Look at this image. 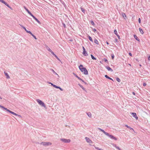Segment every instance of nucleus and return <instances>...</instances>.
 Returning <instances> with one entry per match:
<instances>
[{"instance_id": "41", "label": "nucleus", "mask_w": 150, "mask_h": 150, "mask_svg": "<svg viewBox=\"0 0 150 150\" xmlns=\"http://www.w3.org/2000/svg\"><path fill=\"white\" fill-rule=\"evenodd\" d=\"M115 42H118V40L117 38H115Z\"/></svg>"}, {"instance_id": "43", "label": "nucleus", "mask_w": 150, "mask_h": 150, "mask_svg": "<svg viewBox=\"0 0 150 150\" xmlns=\"http://www.w3.org/2000/svg\"><path fill=\"white\" fill-rule=\"evenodd\" d=\"M111 57H112V59H113L114 58V55L113 54H112V55H111Z\"/></svg>"}, {"instance_id": "46", "label": "nucleus", "mask_w": 150, "mask_h": 150, "mask_svg": "<svg viewBox=\"0 0 150 150\" xmlns=\"http://www.w3.org/2000/svg\"><path fill=\"white\" fill-rule=\"evenodd\" d=\"M138 21L139 23H141V19L140 18H139L138 19Z\"/></svg>"}, {"instance_id": "42", "label": "nucleus", "mask_w": 150, "mask_h": 150, "mask_svg": "<svg viewBox=\"0 0 150 150\" xmlns=\"http://www.w3.org/2000/svg\"><path fill=\"white\" fill-rule=\"evenodd\" d=\"M48 83H49V84H51V85L53 86V87H54V85L53 84V83L50 82H48Z\"/></svg>"}, {"instance_id": "21", "label": "nucleus", "mask_w": 150, "mask_h": 150, "mask_svg": "<svg viewBox=\"0 0 150 150\" xmlns=\"http://www.w3.org/2000/svg\"><path fill=\"white\" fill-rule=\"evenodd\" d=\"M122 15L125 19V18L126 17V15L125 13H122Z\"/></svg>"}, {"instance_id": "55", "label": "nucleus", "mask_w": 150, "mask_h": 150, "mask_svg": "<svg viewBox=\"0 0 150 150\" xmlns=\"http://www.w3.org/2000/svg\"><path fill=\"white\" fill-rule=\"evenodd\" d=\"M125 126L127 127V128L129 127L127 125H125Z\"/></svg>"}, {"instance_id": "16", "label": "nucleus", "mask_w": 150, "mask_h": 150, "mask_svg": "<svg viewBox=\"0 0 150 150\" xmlns=\"http://www.w3.org/2000/svg\"><path fill=\"white\" fill-rule=\"evenodd\" d=\"M87 114L89 117H90V118L91 117L92 115H91V113L88 112V113H87Z\"/></svg>"}, {"instance_id": "5", "label": "nucleus", "mask_w": 150, "mask_h": 150, "mask_svg": "<svg viewBox=\"0 0 150 150\" xmlns=\"http://www.w3.org/2000/svg\"><path fill=\"white\" fill-rule=\"evenodd\" d=\"M40 144L43 145L44 146H48L52 144V143L50 142H42L40 143Z\"/></svg>"}, {"instance_id": "29", "label": "nucleus", "mask_w": 150, "mask_h": 150, "mask_svg": "<svg viewBox=\"0 0 150 150\" xmlns=\"http://www.w3.org/2000/svg\"><path fill=\"white\" fill-rule=\"evenodd\" d=\"M116 80L118 82H120V80L118 78H117L116 79Z\"/></svg>"}, {"instance_id": "31", "label": "nucleus", "mask_w": 150, "mask_h": 150, "mask_svg": "<svg viewBox=\"0 0 150 150\" xmlns=\"http://www.w3.org/2000/svg\"><path fill=\"white\" fill-rule=\"evenodd\" d=\"M115 147L117 149L119 150H122L119 147L117 146L116 145L115 146Z\"/></svg>"}, {"instance_id": "54", "label": "nucleus", "mask_w": 150, "mask_h": 150, "mask_svg": "<svg viewBox=\"0 0 150 150\" xmlns=\"http://www.w3.org/2000/svg\"><path fill=\"white\" fill-rule=\"evenodd\" d=\"M129 55L130 56H132V54L131 53H130V52H129Z\"/></svg>"}, {"instance_id": "12", "label": "nucleus", "mask_w": 150, "mask_h": 150, "mask_svg": "<svg viewBox=\"0 0 150 150\" xmlns=\"http://www.w3.org/2000/svg\"><path fill=\"white\" fill-rule=\"evenodd\" d=\"M83 54L85 56H87L88 55V54L87 53L86 51V50H84L83 51Z\"/></svg>"}, {"instance_id": "2", "label": "nucleus", "mask_w": 150, "mask_h": 150, "mask_svg": "<svg viewBox=\"0 0 150 150\" xmlns=\"http://www.w3.org/2000/svg\"><path fill=\"white\" fill-rule=\"evenodd\" d=\"M79 68L81 71L82 72H83V73L85 75H87L88 74V71L86 69L83 67L82 65H80L79 67Z\"/></svg>"}, {"instance_id": "1", "label": "nucleus", "mask_w": 150, "mask_h": 150, "mask_svg": "<svg viewBox=\"0 0 150 150\" xmlns=\"http://www.w3.org/2000/svg\"><path fill=\"white\" fill-rule=\"evenodd\" d=\"M0 108L3 109L4 110H6L7 111L10 112V113L14 115L18 116L20 118L21 117V116L20 115H18V114L15 113V112L10 110L7 109V108H5L4 106H3L0 105Z\"/></svg>"}, {"instance_id": "64", "label": "nucleus", "mask_w": 150, "mask_h": 150, "mask_svg": "<svg viewBox=\"0 0 150 150\" xmlns=\"http://www.w3.org/2000/svg\"><path fill=\"white\" fill-rule=\"evenodd\" d=\"M25 30V31L27 32V31H28V30H27L26 29Z\"/></svg>"}, {"instance_id": "23", "label": "nucleus", "mask_w": 150, "mask_h": 150, "mask_svg": "<svg viewBox=\"0 0 150 150\" xmlns=\"http://www.w3.org/2000/svg\"><path fill=\"white\" fill-rule=\"evenodd\" d=\"M75 76L79 80H82V79H81V78H80L77 75H76V74H74Z\"/></svg>"}, {"instance_id": "34", "label": "nucleus", "mask_w": 150, "mask_h": 150, "mask_svg": "<svg viewBox=\"0 0 150 150\" xmlns=\"http://www.w3.org/2000/svg\"><path fill=\"white\" fill-rule=\"evenodd\" d=\"M27 33H29L31 35L32 34V33L30 31H28V30L27 31Z\"/></svg>"}, {"instance_id": "20", "label": "nucleus", "mask_w": 150, "mask_h": 150, "mask_svg": "<svg viewBox=\"0 0 150 150\" xmlns=\"http://www.w3.org/2000/svg\"><path fill=\"white\" fill-rule=\"evenodd\" d=\"M88 38L92 42H93V40L92 39V38L89 35H88Z\"/></svg>"}, {"instance_id": "39", "label": "nucleus", "mask_w": 150, "mask_h": 150, "mask_svg": "<svg viewBox=\"0 0 150 150\" xmlns=\"http://www.w3.org/2000/svg\"><path fill=\"white\" fill-rule=\"evenodd\" d=\"M21 27L22 28L25 30L26 29L25 28V27H24L23 26V25H21Z\"/></svg>"}, {"instance_id": "11", "label": "nucleus", "mask_w": 150, "mask_h": 150, "mask_svg": "<svg viewBox=\"0 0 150 150\" xmlns=\"http://www.w3.org/2000/svg\"><path fill=\"white\" fill-rule=\"evenodd\" d=\"M98 129L99 130H100V131L103 132L105 134H107V132H106L103 129H100V128H98Z\"/></svg>"}, {"instance_id": "52", "label": "nucleus", "mask_w": 150, "mask_h": 150, "mask_svg": "<svg viewBox=\"0 0 150 150\" xmlns=\"http://www.w3.org/2000/svg\"><path fill=\"white\" fill-rule=\"evenodd\" d=\"M146 83H144L143 84V85L144 86H145L146 85Z\"/></svg>"}, {"instance_id": "26", "label": "nucleus", "mask_w": 150, "mask_h": 150, "mask_svg": "<svg viewBox=\"0 0 150 150\" xmlns=\"http://www.w3.org/2000/svg\"><path fill=\"white\" fill-rule=\"evenodd\" d=\"M51 70L56 75H58V74L54 71V70L53 69H51Z\"/></svg>"}, {"instance_id": "37", "label": "nucleus", "mask_w": 150, "mask_h": 150, "mask_svg": "<svg viewBox=\"0 0 150 150\" xmlns=\"http://www.w3.org/2000/svg\"><path fill=\"white\" fill-rule=\"evenodd\" d=\"M59 86H56V85H54V88H59Z\"/></svg>"}, {"instance_id": "40", "label": "nucleus", "mask_w": 150, "mask_h": 150, "mask_svg": "<svg viewBox=\"0 0 150 150\" xmlns=\"http://www.w3.org/2000/svg\"><path fill=\"white\" fill-rule=\"evenodd\" d=\"M81 10L83 12H84V11H85V9L82 8H81Z\"/></svg>"}, {"instance_id": "63", "label": "nucleus", "mask_w": 150, "mask_h": 150, "mask_svg": "<svg viewBox=\"0 0 150 150\" xmlns=\"http://www.w3.org/2000/svg\"><path fill=\"white\" fill-rule=\"evenodd\" d=\"M106 43L107 44H108V45L109 44V43H108V42H106Z\"/></svg>"}, {"instance_id": "28", "label": "nucleus", "mask_w": 150, "mask_h": 150, "mask_svg": "<svg viewBox=\"0 0 150 150\" xmlns=\"http://www.w3.org/2000/svg\"><path fill=\"white\" fill-rule=\"evenodd\" d=\"M2 3L3 4H5L6 6H7V5H8V4H7V3H6V2H5L4 1V0L3 1V2H2Z\"/></svg>"}, {"instance_id": "58", "label": "nucleus", "mask_w": 150, "mask_h": 150, "mask_svg": "<svg viewBox=\"0 0 150 150\" xmlns=\"http://www.w3.org/2000/svg\"><path fill=\"white\" fill-rule=\"evenodd\" d=\"M132 94L134 95H135V93L134 92H132Z\"/></svg>"}, {"instance_id": "25", "label": "nucleus", "mask_w": 150, "mask_h": 150, "mask_svg": "<svg viewBox=\"0 0 150 150\" xmlns=\"http://www.w3.org/2000/svg\"><path fill=\"white\" fill-rule=\"evenodd\" d=\"M114 33L116 35H118L117 31L116 30H114Z\"/></svg>"}, {"instance_id": "4", "label": "nucleus", "mask_w": 150, "mask_h": 150, "mask_svg": "<svg viewBox=\"0 0 150 150\" xmlns=\"http://www.w3.org/2000/svg\"><path fill=\"white\" fill-rule=\"evenodd\" d=\"M60 140L65 143H69L70 142L71 140L69 139H67L64 138L61 139Z\"/></svg>"}, {"instance_id": "27", "label": "nucleus", "mask_w": 150, "mask_h": 150, "mask_svg": "<svg viewBox=\"0 0 150 150\" xmlns=\"http://www.w3.org/2000/svg\"><path fill=\"white\" fill-rule=\"evenodd\" d=\"M2 3L3 4H5L6 6H7V5H8V4H7V3H6V2H5L4 1V0L3 1V2H2Z\"/></svg>"}, {"instance_id": "18", "label": "nucleus", "mask_w": 150, "mask_h": 150, "mask_svg": "<svg viewBox=\"0 0 150 150\" xmlns=\"http://www.w3.org/2000/svg\"><path fill=\"white\" fill-rule=\"evenodd\" d=\"M94 42L97 45L99 44V42L96 39H95L94 41Z\"/></svg>"}, {"instance_id": "48", "label": "nucleus", "mask_w": 150, "mask_h": 150, "mask_svg": "<svg viewBox=\"0 0 150 150\" xmlns=\"http://www.w3.org/2000/svg\"><path fill=\"white\" fill-rule=\"evenodd\" d=\"M117 36V37L118 38L120 39V36L118 34L117 35H116Z\"/></svg>"}, {"instance_id": "62", "label": "nucleus", "mask_w": 150, "mask_h": 150, "mask_svg": "<svg viewBox=\"0 0 150 150\" xmlns=\"http://www.w3.org/2000/svg\"><path fill=\"white\" fill-rule=\"evenodd\" d=\"M29 14H30V16H31L32 14V13H29Z\"/></svg>"}, {"instance_id": "22", "label": "nucleus", "mask_w": 150, "mask_h": 150, "mask_svg": "<svg viewBox=\"0 0 150 150\" xmlns=\"http://www.w3.org/2000/svg\"><path fill=\"white\" fill-rule=\"evenodd\" d=\"M91 58L93 60H96V58H95L92 54L91 55Z\"/></svg>"}, {"instance_id": "33", "label": "nucleus", "mask_w": 150, "mask_h": 150, "mask_svg": "<svg viewBox=\"0 0 150 150\" xmlns=\"http://www.w3.org/2000/svg\"><path fill=\"white\" fill-rule=\"evenodd\" d=\"M95 148L96 149H98V150H103L102 149H99V148L97 147H95Z\"/></svg>"}, {"instance_id": "32", "label": "nucleus", "mask_w": 150, "mask_h": 150, "mask_svg": "<svg viewBox=\"0 0 150 150\" xmlns=\"http://www.w3.org/2000/svg\"><path fill=\"white\" fill-rule=\"evenodd\" d=\"M31 35L33 36V37L35 39H37V38L36 37V36L34 35L33 34H32Z\"/></svg>"}, {"instance_id": "35", "label": "nucleus", "mask_w": 150, "mask_h": 150, "mask_svg": "<svg viewBox=\"0 0 150 150\" xmlns=\"http://www.w3.org/2000/svg\"><path fill=\"white\" fill-rule=\"evenodd\" d=\"M91 23L93 25H95L94 22L93 21H91Z\"/></svg>"}, {"instance_id": "13", "label": "nucleus", "mask_w": 150, "mask_h": 150, "mask_svg": "<svg viewBox=\"0 0 150 150\" xmlns=\"http://www.w3.org/2000/svg\"><path fill=\"white\" fill-rule=\"evenodd\" d=\"M105 76L108 79H109L110 80H112V81H114V80H113L112 79V78H110V77H109L107 75H106Z\"/></svg>"}, {"instance_id": "51", "label": "nucleus", "mask_w": 150, "mask_h": 150, "mask_svg": "<svg viewBox=\"0 0 150 150\" xmlns=\"http://www.w3.org/2000/svg\"><path fill=\"white\" fill-rule=\"evenodd\" d=\"M27 12L29 14V13H31L29 11V10H27Z\"/></svg>"}, {"instance_id": "53", "label": "nucleus", "mask_w": 150, "mask_h": 150, "mask_svg": "<svg viewBox=\"0 0 150 150\" xmlns=\"http://www.w3.org/2000/svg\"><path fill=\"white\" fill-rule=\"evenodd\" d=\"M96 29H95V28H94V29H93V31L94 32H95V31H96Z\"/></svg>"}, {"instance_id": "30", "label": "nucleus", "mask_w": 150, "mask_h": 150, "mask_svg": "<svg viewBox=\"0 0 150 150\" xmlns=\"http://www.w3.org/2000/svg\"><path fill=\"white\" fill-rule=\"evenodd\" d=\"M103 60L105 62L107 63L108 62V60L105 58H104L103 59Z\"/></svg>"}, {"instance_id": "61", "label": "nucleus", "mask_w": 150, "mask_h": 150, "mask_svg": "<svg viewBox=\"0 0 150 150\" xmlns=\"http://www.w3.org/2000/svg\"><path fill=\"white\" fill-rule=\"evenodd\" d=\"M3 1V0H0V1L2 3V2Z\"/></svg>"}, {"instance_id": "10", "label": "nucleus", "mask_w": 150, "mask_h": 150, "mask_svg": "<svg viewBox=\"0 0 150 150\" xmlns=\"http://www.w3.org/2000/svg\"><path fill=\"white\" fill-rule=\"evenodd\" d=\"M106 68L109 71H112V72L113 71L112 69L109 67L106 66Z\"/></svg>"}, {"instance_id": "47", "label": "nucleus", "mask_w": 150, "mask_h": 150, "mask_svg": "<svg viewBox=\"0 0 150 150\" xmlns=\"http://www.w3.org/2000/svg\"><path fill=\"white\" fill-rule=\"evenodd\" d=\"M59 88H58V89H60V90L61 91H63V89H62L61 88H60V87H59Z\"/></svg>"}, {"instance_id": "7", "label": "nucleus", "mask_w": 150, "mask_h": 150, "mask_svg": "<svg viewBox=\"0 0 150 150\" xmlns=\"http://www.w3.org/2000/svg\"><path fill=\"white\" fill-rule=\"evenodd\" d=\"M85 139L86 141L89 143L91 144L93 143L92 141L87 137H86Z\"/></svg>"}, {"instance_id": "50", "label": "nucleus", "mask_w": 150, "mask_h": 150, "mask_svg": "<svg viewBox=\"0 0 150 150\" xmlns=\"http://www.w3.org/2000/svg\"><path fill=\"white\" fill-rule=\"evenodd\" d=\"M27 12L29 14V13H31L29 11V10H27Z\"/></svg>"}, {"instance_id": "9", "label": "nucleus", "mask_w": 150, "mask_h": 150, "mask_svg": "<svg viewBox=\"0 0 150 150\" xmlns=\"http://www.w3.org/2000/svg\"><path fill=\"white\" fill-rule=\"evenodd\" d=\"M4 74L6 76V78L7 79H9L10 78V77L9 76L8 74L5 71H4Z\"/></svg>"}, {"instance_id": "60", "label": "nucleus", "mask_w": 150, "mask_h": 150, "mask_svg": "<svg viewBox=\"0 0 150 150\" xmlns=\"http://www.w3.org/2000/svg\"><path fill=\"white\" fill-rule=\"evenodd\" d=\"M81 81H82L83 82H85L82 79V80H81Z\"/></svg>"}, {"instance_id": "56", "label": "nucleus", "mask_w": 150, "mask_h": 150, "mask_svg": "<svg viewBox=\"0 0 150 150\" xmlns=\"http://www.w3.org/2000/svg\"><path fill=\"white\" fill-rule=\"evenodd\" d=\"M82 48H83V51L85 50V49L84 47H83Z\"/></svg>"}, {"instance_id": "24", "label": "nucleus", "mask_w": 150, "mask_h": 150, "mask_svg": "<svg viewBox=\"0 0 150 150\" xmlns=\"http://www.w3.org/2000/svg\"><path fill=\"white\" fill-rule=\"evenodd\" d=\"M35 20L36 21H37V22L39 23V24H40L41 23H40V22L36 18Z\"/></svg>"}, {"instance_id": "8", "label": "nucleus", "mask_w": 150, "mask_h": 150, "mask_svg": "<svg viewBox=\"0 0 150 150\" xmlns=\"http://www.w3.org/2000/svg\"><path fill=\"white\" fill-rule=\"evenodd\" d=\"M131 114L132 115L133 117L135 118L136 120L138 119V117L137 116L135 112H131Z\"/></svg>"}, {"instance_id": "57", "label": "nucleus", "mask_w": 150, "mask_h": 150, "mask_svg": "<svg viewBox=\"0 0 150 150\" xmlns=\"http://www.w3.org/2000/svg\"><path fill=\"white\" fill-rule=\"evenodd\" d=\"M33 18L35 19L36 18L34 16H33L32 17Z\"/></svg>"}, {"instance_id": "45", "label": "nucleus", "mask_w": 150, "mask_h": 150, "mask_svg": "<svg viewBox=\"0 0 150 150\" xmlns=\"http://www.w3.org/2000/svg\"><path fill=\"white\" fill-rule=\"evenodd\" d=\"M24 9L27 11V10H28L25 6H24Z\"/></svg>"}, {"instance_id": "19", "label": "nucleus", "mask_w": 150, "mask_h": 150, "mask_svg": "<svg viewBox=\"0 0 150 150\" xmlns=\"http://www.w3.org/2000/svg\"><path fill=\"white\" fill-rule=\"evenodd\" d=\"M139 31L140 32V33H141L142 34H143L144 33V32L143 31V30L141 28H139Z\"/></svg>"}, {"instance_id": "14", "label": "nucleus", "mask_w": 150, "mask_h": 150, "mask_svg": "<svg viewBox=\"0 0 150 150\" xmlns=\"http://www.w3.org/2000/svg\"><path fill=\"white\" fill-rule=\"evenodd\" d=\"M78 85L81 87L84 91L86 92V91L85 89L80 84H78Z\"/></svg>"}, {"instance_id": "15", "label": "nucleus", "mask_w": 150, "mask_h": 150, "mask_svg": "<svg viewBox=\"0 0 150 150\" xmlns=\"http://www.w3.org/2000/svg\"><path fill=\"white\" fill-rule=\"evenodd\" d=\"M134 38L137 41H139V39L137 37V36L134 35Z\"/></svg>"}, {"instance_id": "3", "label": "nucleus", "mask_w": 150, "mask_h": 150, "mask_svg": "<svg viewBox=\"0 0 150 150\" xmlns=\"http://www.w3.org/2000/svg\"><path fill=\"white\" fill-rule=\"evenodd\" d=\"M36 101L40 105H41L42 107H45V104L41 100H40L39 99H37Z\"/></svg>"}, {"instance_id": "44", "label": "nucleus", "mask_w": 150, "mask_h": 150, "mask_svg": "<svg viewBox=\"0 0 150 150\" xmlns=\"http://www.w3.org/2000/svg\"><path fill=\"white\" fill-rule=\"evenodd\" d=\"M51 52L54 56L55 55V54H54V53L52 51H51Z\"/></svg>"}, {"instance_id": "38", "label": "nucleus", "mask_w": 150, "mask_h": 150, "mask_svg": "<svg viewBox=\"0 0 150 150\" xmlns=\"http://www.w3.org/2000/svg\"><path fill=\"white\" fill-rule=\"evenodd\" d=\"M55 57L59 60V59L58 57L55 54L54 56Z\"/></svg>"}, {"instance_id": "6", "label": "nucleus", "mask_w": 150, "mask_h": 150, "mask_svg": "<svg viewBox=\"0 0 150 150\" xmlns=\"http://www.w3.org/2000/svg\"><path fill=\"white\" fill-rule=\"evenodd\" d=\"M107 134H105L106 136H107L108 137H109L111 139H113L115 140H117V138L113 136V135H110L109 133L107 132Z\"/></svg>"}, {"instance_id": "17", "label": "nucleus", "mask_w": 150, "mask_h": 150, "mask_svg": "<svg viewBox=\"0 0 150 150\" xmlns=\"http://www.w3.org/2000/svg\"><path fill=\"white\" fill-rule=\"evenodd\" d=\"M46 49L48 50V51L50 52H51L52 50L50 49V48L48 47L47 46H46Z\"/></svg>"}, {"instance_id": "49", "label": "nucleus", "mask_w": 150, "mask_h": 150, "mask_svg": "<svg viewBox=\"0 0 150 150\" xmlns=\"http://www.w3.org/2000/svg\"><path fill=\"white\" fill-rule=\"evenodd\" d=\"M148 60L149 61L150 60V56H149L148 57Z\"/></svg>"}, {"instance_id": "36", "label": "nucleus", "mask_w": 150, "mask_h": 150, "mask_svg": "<svg viewBox=\"0 0 150 150\" xmlns=\"http://www.w3.org/2000/svg\"><path fill=\"white\" fill-rule=\"evenodd\" d=\"M7 6L9 8H10V9H11V10H12V8H11V7H10V6H9V5H8H8H7Z\"/></svg>"}, {"instance_id": "59", "label": "nucleus", "mask_w": 150, "mask_h": 150, "mask_svg": "<svg viewBox=\"0 0 150 150\" xmlns=\"http://www.w3.org/2000/svg\"><path fill=\"white\" fill-rule=\"evenodd\" d=\"M130 129L132 130H134L132 128H131V127Z\"/></svg>"}]
</instances>
